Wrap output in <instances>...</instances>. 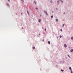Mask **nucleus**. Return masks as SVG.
<instances>
[{
    "label": "nucleus",
    "instance_id": "nucleus-1",
    "mask_svg": "<svg viewBox=\"0 0 73 73\" xmlns=\"http://www.w3.org/2000/svg\"><path fill=\"white\" fill-rule=\"evenodd\" d=\"M44 12L46 13V16H48V13H47V12H46V11L44 10Z\"/></svg>",
    "mask_w": 73,
    "mask_h": 73
},
{
    "label": "nucleus",
    "instance_id": "nucleus-2",
    "mask_svg": "<svg viewBox=\"0 0 73 73\" xmlns=\"http://www.w3.org/2000/svg\"><path fill=\"white\" fill-rule=\"evenodd\" d=\"M6 4L7 7H9V5L8 3H6Z\"/></svg>",
    "mask_w": 73,
    "mask_h": 73
},
{
    "label": "nucleus",
    "instance_id": "nucleus-3",
    "mask_svg": "<svg viewBox=\"0 0 73 73\" xmlns=\"http://www.w3.org/2000/svg\"><path fill=\"white\" fill-rule=\"evenodd\" d=\"M64 47H65V48H66V47H67V46L66 45V44H64Z\"/></svg>",
    "mask_w": 73,
    "mask_h": 73
},
{
    "label": "nucleus",
    "instance_id": "nucleus-4",
    "mask_svg": "<svg viewBox=\"0 0 73 73\" xmlns=\"http://www.w3.org/2000/svg\"><path fill=\"white\" fill-rule=\"evenodd\" d=\"M27 13L29 15V12H28V10H27Z\"/></svg>",
    "mask_w": 73,
    "mask_h": 73
},
{
    "label": "nucleus",
    "instance_id": "nucleus-5",
    "mask_svg": "<svg viewBox=\"0 0 73 73\" xmlns=\"http://www.w3.org/2000/svg\"><path fill=\"white\" fill-rule=\"evenodd\" d=\"M50 3H51V4H52V3H53V1H52V0H51L50 1Z\"/></svg>",
    "mask_w": 73,
    "mask_h": 73
},
{
    "label": "nucleus",
    "instance_id": "nucleus-6",
    "mask_svg": "<svg viewBox=\"0 0 73 73\" xmlns=\"http://www.w3.org/2000/svg\"><path fill=\"white\" fill-rule=\"evenodd\" d=\"M34 3H35V4H37V3L36 2V1H34Z\"/></svg>",
    "mask_w": 73,
    "mask_h": 73
},
{
    "label": "nucleus",
    "instance_id": "nucleus-7",
    "mask_svg": "<svg viewBox=\"0 0 73 73\" xmlns=\"http://www.w3.org/2000/svg\"><path fill=\"white\" fill-rule=\"evenodd\" d=\"M70 52H73V49H72L71 50H70Z\"/></svg>",
    "mask_w": 73,
    "mask_h": 73
},
{
    "label": "nucleus",
    "instance_id": "nucleus-8",
    "mask_svg": "<svg viewBox=\"0 0 73 73\" xmlns=\"http://www.w3.org/2000/svg\"><path fill=\"white\" fill-rule=\"evenodd\" d=\"M71 40H73V37L72 36L71 37Z\"/></svg>",
    "mask_w": 73,
    "mask_h": 73
},
{
    "label": "nucleus",
    "instance_id": "nucleus-9",
    "mask_svg": "<svg viewBox=\"0 0 73 73\" xmlns=\"http://www.w3.org/2000/svg\"><path fill=\"white\" fill-rule=\"evenodd\" d=\"M69 69H70V70H72V68H71V67H70L69 68Z\"/></svg>",
    "mask_w": 73,
    "mask_h": 73
},
{
    "label": "nucleus",
    "instance_id": "nucleus-10",
    "mask_svg": "<svg viewBox=\"0 0 73 73\" xmlns=\"http://www.w3.org/2000/svg\"><path fill=\"white\" fill-rule=\"evenodd\" d=\"M56 22H57L58 21V19H56Z\"/></svg>",
    "mask_w": 73,
    "mask_h": 73
},
{
    "label": "nucleus",
    "instance_id": "nucleus-11",
    "mask_svg": "<svg viewBox=\"0 0 73 73\" xmlns=\"http://www.w3.org/2000/svg\"><path fill=\"white\" fill-rule=\"evenodd\" d=\"M61 2L62 3H64V1H63L62 0H61Z\"/></svg>",
    "mask_w": 73,
    "mask_h": 73
},
{
    "label": "nucleus",
    "instance_id": "nucleus-12",
    "mask_svg": "<svg viewBox=\"0 0 73 73\" xmlns=\"http://www.w3.org/2000/svg\"><path fill=\"white\" fill-rule=\"evenodd\" d=\"M57 4H60V3H59V1H58L57 2Z\"/></svg>",
    "mask_w": 73,
    "mask_h": 73
},
{
    "label": "nucleus",
    "instance_id": "nucleus-13",
    "mask_svg": "<svg viewBox=\"0 0 73 73\" xmlns=\"http://www.w3.org/2000/svg\"><path fill=\"white\" fill-rule=\"evenodd\" d=\"M38 22H39V23H40V22L41 21V19H39L38 21Z\"/></svg>",
    "mask_w": 73,
    "mask_h": 73
},
{
    "label": "nucleus",
    "instance_id": "nucleus-14",
    "mask_svg": "<svg viewBox=\"0 0 73 73\" xmlns=\"http://www.w3.org/2000/svg\"><path fill=\"white\" fill-rule=\"evenodd\" d=\"M33 49H35V47H33Z\"/></svg>",
    "mask_w": 73,
    "mask_h": 73
},
{
    "label": "nucleus",
    "instance_id": "nucleus-15",
    "mask_svg": "<svg viewBox=\"0 0 73 73\" xmlns=\"http://www.w3.org/2000/svg\"><path fill=\"white\" fill-rule=\"evenodd\" d=\"M60 38H61L62 37V36L61 35H60L59 36Z\"/></svg>",
    "mask_w": 73,
    "mask_h": 73
},
{
    "label": "nucleus",
    "instance_id": "nucleus-16",
    "mask_svg": "<svg viewBox=\"0 0 73 73\" xmlns=\"http://www.w3.org/2000/svg\"><path fill=\"white\" fill-rule=\"evenodd\" d=\"M51 18H53V16H51Z\"/></svg>",
    "mask_w": 73,
    "mask_h": 73
},
{
    "label": "nucleus",
    "instance_id": "nucleus-17",
    "mask_svg": "<svg viewBox=\"0 0 73 73\" xmlns=\"http://www.w3.org/2000/svg\"><path fill=\"white\" fill-rule=\"evenodd\" d=\"M48 44H50V41H48Z\"/></svg>",
    "mask_w": 73,
    "mask_h": 73
},
{
    "label": "nucleus",
    "instance_id": "nucleus-18",
    "mask_svg": "<svg viewBox=\"0 0 73 73\" xmlns=\"http://www.w3.org/2000/svg\"><path fill=\"white\" fill-rule=\"evenodd\" d=\"M67 56H68V57L70 58V56L69 55H68Z\"/></svg>",
    "mask_w": 73,
    "mask_h": 73
},
{
    "label": "nucleus",
    "instance_id": "nucleus-19",
    "mask_svg": "<svg viewBox=\"0 0 73 73\" xmlns=\"http://www.w3.org/2000/svg\"><path fill=\"white\" fill-rule=\"evenodd\" d=\"M21 1L22 2H24V0H21Z\"/></svg>",
    "mask_w": 73,
    "mask_h": 73
},
{
    "label": "nucleus",
    "instance_id": "nucleus-20",
    "mask_svg": "<svg viewBox=\"0 0 73 73\" xmlns=\"http://www.w3.org/2000/svg\"><path fill=\"white\" fill-rule=\"evenodd\" d=\"M37 10H38V8L37 7H36L35 8Z\"/></svg>",
    "mask_w": 73,
    "mask_h": 73
},
{
    "label": "nucleus",
    "instance_id": "nucleus-21",
    "mask_svg": "<svg viewBox=\"0 0 73 73\" xmlns=\"http://www.w3.org/2000/svg\"><path fill=\"white\" fill-rule=\"evenodd\" d=\"M64 25H65V24H63V25H62V27H64Z\"/></svg>",
    "mask_w": 73,
    "mask_h": 73
},
{
    "label": "nucleus",
    "instance_id": "nucleus-22",
    "mask_svg": "<svg viewBox=\"0 0 73 73\" xmlns=\"http://www.w3.org/2000/svg\"><path fill=\"white\" fill-rule=\"evenodd\" d=\"M61 72H64V70H61Z\"/></svg>",
    "mask_w": 73,
    "mask_h": 73
},
{
    "label": "nucleus",
    "instance_id": "nucleus-23",
    "mask_svg": "<svg viewBox=\"0 0 73 73\" xmlns=\"http://www.w3.org/2000/svg\"><path fill=\"white\" fill-rule=\"evenodd\" d=\"M70 71H71V73H73V72H72V70H70Z\"/></svg>",
    "mask_w": 73,
    "mask_h": 73
},
{
    "label": "nucleus",
    "instance_id": "nucleus-24",
    "mask_svg": "<svg viewBox=\"0 0 73 73\" xmlns=\"http://www.w3.org/2000/svg\"><path fill=\"white\" fill-rule=\"evenodd\" d=\"M60 31H61V32H62V29H61Z\"/></svg>",
    "mask_w": 73,
    "mask_h": 73
},
{
    "label": "nucleus",
    "instance_id": "nucleus-25",
    "mask_svg": "<svg viewBox=\"0 0 73 73\" xmlns=\"http://www.w3.org/2000/svg\"><path fill=\"white\" fill-rule=\"evenodd\" d=\"M56 37H57V38H58V37H59L58 36H57Z\"/></svg>",
    "mask_w": 73,
    "mask_h": 73
},
{
    "label": "nucleus",
    "instance_id": "nucleus-26",
    "mask_svg": "<svg viewBox=\"0 0 73 73\" xmlns=\"http://www.w3.org/2000/svg\"><path fill=\"white\" fill-rule=\"evenodd\" d=\"M62 62H63V63H65V61H63Z\"/></svg>",
    "mask_w": 73,
    "mask_h": 73
},
{
    "label": "nucleus",
    "instance_id": "nucleus-27",
    "mask_svg": "<svg viewBox=\"0 0 73 73\" xmlns=\"http://www.w3.org/2000/svg\"><path fill=\"white\" fill-rule=\"evenodd\" d=\"M9 2H10V0H7Z\"/></svg>",
    "mask_w": 73,
    "mask_h": 73
},
{
    "label": "nucleus",
    "instance_id": "nucleus-28",
    "mask_svg": "<svg viewBox=\"0 0 73 73\" xmlns=\"http://www.w3.org/2000/svg\"><path fill=\"white\" fill-rule=\"evenodd\" d=\"M42 41H44V39H42Z\"/></svg>",
    "mask_w": 73,
    "mask_h": 73
},
{
    "label": "nucleus",
    "instance_id": "nucleus-29",
    "mask_svg": "<svg viewBox=\"0 0 73 73\" xmlns=\"http://www.w3.org/2000/svg\"><path fill=\"white\" fill-rule=\"evenodd\" d=\"M65 14V12L64 13V14Z\"/></svg>",
    "mask_w": 73,
    "mask_h": 73
},
{
    "label": "nucleus",
    "instance_id": "nucleus-30",
    "mask_svg": "<svg viewBox=\"0 0 73 73\" xmlns=\"http://www.w3.org/2000/svg\"><path fill=\"white\" fill-rule=\"evenodd\" d=\"M45 30L46 31V29H45Z\"/></svg>",
    "mask_w": 73,
    "mask_h": 73
},
{
    "label": "nucleus",
    "instance_id": "nucleus-31",
    "mask_svg": "<svg viewBox=\"0 0 73 73\" xmlns=\"http://www.w3.org/2000/svg\"><path fill=\"white\" fill-rule=\"evenodd\" d=\"M56 10H58V9L57 8H56Z\"/></svg>",
    "mask_w": 73,
    "mask_h": 73
},
{
    "label": "nucleus",
    "instance_id": "nucleus-32",
    "mask_svg": "<svg viewBox=\"0 0 73 73\" xmlns=\"http://www.w3.org/2000/svg\"><path fill=\"white\" fill-rule=\"evenodd\" d=\"M40 17H41V15H40Z\"/></svg>",
    "mask_w": 73,
    "mask_h": 73
},
{
    "label": "nucleus",
    "instance_id": "nucleus-33",
    "mask_svg": "<svg viewBox=\"0 0 73 73\" xmlns=\"http://www.w3.org/2000/svg\"><path fill=\"white\" fill-rule=\"evenodd\" d=\"M22 29H23V27H22Z\"/></svg>",
    "mask_w": 73,
    "mask_h": 73
},
{
    "label": "nucleus",
    "instance_id": "nucleus-34",
    "mask_svg": "<svg viewBox=\"0 0 73 73\" xmlns=\"http://www.w3.org/2000/svg\"><path fill=\"white\" fill-rule=\"evenodd\" d=\"M21 15H22L23 14H22V13H21Z\"/></svg>",
    "mask_w": 73,
    "mask_h": 73
},
{
    "label": "nucleus",
    "instance_id": "nucleus-35",
    "mask_svg": "<svg viewBox=\"0 0 73 73\" xmlns=\"http://www.w3.org/2000/svg\"><path fill=\"white\" fill-rule=\"evenodd\" d=\"M39 35H40V34H39Z\"/></svg>",
    "mask_w": 73,
    "mask_h": 73
},
{
    "label": "nucleus",
    "instance_id": "nucleus-36",
    "mask_svg": "<svg viewBox=\"0 0 73 73\" xmlns=\"http://www.w3.org/2000/svg\"><path fill=\"white\" fill-rule=\"evenodd\" d=\"M59 1H61V0H59Z\"/></svg>",
    "mask_w": 73,
    "mask_h": 73
},
{
    "label": "nucleus",
    "instance_id": "nucleus-37",
    "mask_svg": "<svg viewBox=\"0 0 73 73\" xmlns=\"http://www.w3.org/2000/svg\"><path fill=\"white\" fill-rule=\"evenodd\" d=\"M52 13H53V11H52Z\"/></svg>",
    "mask_w": 73,
    "mask_h": 73
},
{
    "label": "nucleus",
    "instance_id": "nucleus-38",
    "mask_svg": "<svg viewBox=\"0 0 73 73\" xmlns=\"http://www.w3.org/2000/svg\"><path fill=\"white\" fill-rule=\"evenodd\" d=\"M42 29H44V28H42Z\"/></svg>",
    "mask_w": 73,
    "mask_h": 73
}]
</instances>
